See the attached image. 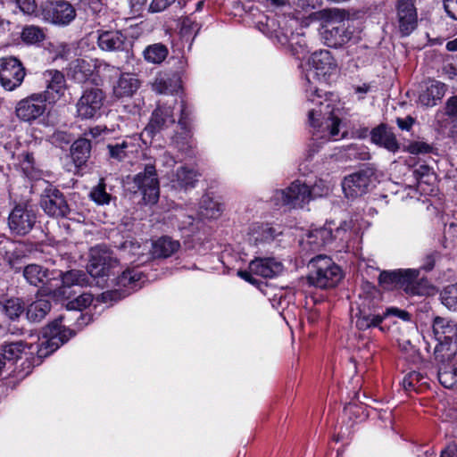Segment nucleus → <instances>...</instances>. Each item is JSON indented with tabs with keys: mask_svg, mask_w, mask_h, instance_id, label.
<instances>
[{
	"mask_svg": "<svg viewBox=\"0 0 457 457\" xmlns=\"http://www.w3.org/2000/svg\"><path fill=\"white\" fill-rule=\"evenodd\" d=\"M306 92L308 101L318 106V109L312 107L308 111L309 123L316 129L313 136L326 140L336 139L339 134L340 119L334 114L330 104L321 100L322 96L316 87L306 89Z\"/></svg>",
	"mask_w": 457,
	"mask_h": 457,
	"instance_id": "obj_1",
	"label": "nucleus"
},
{
	"mask_svg": "<svg viewBox=\"0 0 457 457\" xmlns=\"http://www.w3.org/2000/svg\"><path fill=\"white\" fill-rule=\"evenodd\" d=\"M356 306L357 312L353 316V320L359 330L378 327L386 318L391 315L403 320H410V314L407 312L394 307L384 310L378 301L368 295L360 296Z\"/></svg>",
	"mask_w": 457,
	"mask_h": 457,
	"instance_id": "obj_2",
	"label": "nucleus"
},
{
	"mask_svg": "<svg viewBox=\"0 0 457 457\" xmlns=\"http://www.w3.org/2000/svg\"><path fill=\"white\" fill-rule=\"evenodd\" d=\"M308 267L310 269L307 277L309 283L320 288L334 287L343 278L340 267L327 255L312 258Z\"/></svg>",
	"mask_w": 457,
	"mask_h": 457,
	"instance_id": "obj_3",
	"label": "nucleus"
},
{
	"mask_svg": "<svg viewBox=\"0 0 457 457\" xmlns=\"http://www.w3.org/2000/svg\"><path fill=\"white\" fill-rule=\"evenodd\" d=\"M433 333L437 345L435 347L436 361H447L457 353V323L436 317L433 322Z\"/></svg>",
	"mask_w": 457,
	"mask_h": 457,
	"instance_id": "obj_4",
	"label": "nucleus"
},
{
	"mask_svg": "<svg viewBox=\"0 0 457 457\" xmlns=\"http://www.w3.org/2000/svg\"><path fill=\"white\" fill-rule=\"evenodd\" d=\"M62 320L61 316L44 328L43 336L37 345L39 357L48 356L72 337V331L62 325Z\"/></svg>",
	"mask_w": 457,
	"mask_h": 457,
	"instance_id": "obj_5",
	"label": "nucleus"
},
{
	"mask_svg": "<svg viewBox=\"0 0 457 457\" xmlns=\"http://www.w3.org/2000/svg\"><path fill=\"white\" fill-rule=\"evenodd\" d=\"M314 187L310 190L309 187L304 183L296 180L288 187L283 190H277L273 195V201L276 205L288 206L290 208H302L311 199H314L323 195V192L317 193Z\"/></svg>",
	"mask_w": 457,
	"mask_h": 457,
	"instance_id": "obj_6",
	"label": "nucleus"
},
{
	"mask_svg": "<svg viewBox=\"0 0 457 457\" xmlns=\"http://www.w3.org/2000/svg\"><path fill=\"white\" fill-rule=\"evenodd\" d=\"M334 222H327L323 227L311 230L306 239L303 240V246H308L309 250L316 251L320 247L330 244L337 237H343V235L351 228L350 222L344 221L339 226L333 228Z\"/></svg>",
	"mask_w": 457,
	"mask_h": 457,
	"instance_id": "obj_7",
	"label": "nucleus"
},
{
	"mask_svg": "<svg viewBox=\"0 0 457 457\" xmlns=\"http://www.w3.org/2000/svg\"><path fill=\"white\" fill-rule=\"evenodd\" d=\"M41 80L45 90L39 94L48 104H54L64 97L68 86L62 71L55 69L46 70L41 74Z\"/></svg>",
	"mask_w": 457,
	"mask_h": 457,
	"instance_id": "obj_8",
	"label": "nucleus"
},
{
	"mask_svg": "<svg viewBox=\"0 0 457 457\" xmlns=\"http://www.w3.org/2000/svg\"><path fill=\"white\" fill-rule=\"evenodd\" d=\"M177 101L171 103H158L153 111L150 120L141 133V137L153 138L157 133L175 123L173 115L174 106Z\"/></svg>",
	"mask_w": 457,
	"mask_h": 457,
	"instance_id": "obj_9",
	"label": "nucleus"
},
{
	"mask_svg": "<svg viewBox=\"0 0 457 457\" xmlns=\"http://www.w3.org/2000/svg\"><path fill=\"white\" fill-rule=\"evenodd\" d=\"M40 206L50 217L64 218L71 212L66 197L58 188L49 186L42 193Z\"/></svg>",
	"mask_w": 457,
	"mask_h": 457,
	"instance_id": "obj_10",
	"label": "nucleus"
},
{
	"mask_svg": "<svg viewBox=\"0 0 457 457\" xmlns=\"http://www.w3.org/2000/svg\"><path fill=\"white\" fill-rule=\"evenodd\" d=\"M104 99V93L101 89H86L76 104L78 117L89 120L99 116Z\"/></svg>",
	"mask_w": 457,
	"mask_h": 457,
	"instance_id": "obj_11",
	"label": "nucleus"
},
{
	"mask_svg": "<svg viewBox=\"0 0 457 457\" xmlns=\"http://www.w3.org/2000/svg\"><path fill=\"white\" fill-rule=\"evenodd\" d=\"M134 183L143 194L145 204H154L159 199V180L155 166L146 164L144 171L139 172L134 178Z\"/></svg>",
	"mask_w": 457,
	"mask_h": 457,
	"instance_id": "obj_12",
	"label": "nucleus"
},
{
	"mask_svg": "<svg viewBox=\"0 0 457 457\" xmlns=\"http://www.w3.org/2000/svg\"><path fill=\"white\" fill-rule=\"evenodd\" d=\"M42 15L47 21L66 26L76 18V10L68 1H50L42 5Z\"/></svg>",
	"mask_w": 457,
	"mask_h": 457,
	"instance_id": "obj_13",
	"label": "nucleus"
},
{
	"mask_svg": "<svg viewBox=\"0 0 457 457\" xmlns=\"http://www.w3.org/2000/svg\"><path fill=\"white\" fill-rule=\"evenodd\" d=\"M25 75V69L18 59L9 57L0 60V83L4 89L12 91L20 87Z\"/></svg>",
	"mask_w": 457,
	"mask_h": 457,
	"instance_id": "obj_14",
	"label": "nucleus"
},
{
	"mask_svg": "<svg viewBox=\"0 0 457 457\" xmlns=\"http://www.w3.org/2000/svg\"><path fill=\"white\" fill-rule=\"evenodd\" d=\"M310 71L306 74V80L311 83L312 78L318 80H326L327 76L337 70V63L328 50L313 53L309 59Z\"/></svg>",
	"mask_w": 457,
	"mask_h": 457,
	"instance_id": "obj_15",
	"label": "nucleus"
},
{
	"mask_svg": "<svg viewBox=\"0 0 457 457\" xmlns=\"http://www.w3.org/2000/svg\"><path fill=\"white\" fill-rule=\"evenodd\" d=\"M119 265L118 259L106 248H98L92 252L87 271L94 279L109 275L112 269Z\"/></svg>",
	"mask_w": 457,
	"mask_h": 457,
	"instance_id": "obj_16",
	"label": "nucleus"
},
{
	"mask_svg": "<svg viewBox=\"0 0 457 457\" xmlns=\"http://www.w3.org/2000/svg\"><path fill=\"white\" fill-rule=\"evenodd\" d=\"M37 220L35 211L29 205H16L8 218L10 229L17 235H26L34 227Z\"/></svg>",
	"mask_w": 457,
	"mask_h": 457,
	"instance_id": "obj_17",
	"label": "nucleus"
},
{
	"mask_svg": "<svg viewBox=\"0 0 457 457\" xmlns=\"http://www.w3.org/2000/svg\"><path fill=\"white\" fill-rule=\"evenodd\" d=\"M46 103L39 93L32 94L18 102L15 107L16 115L21 120L33 121L45 113Z\"/></svg>",
	"mask_w": 457,
	"mask_h": 457,
	"instance_id": "obj_18",
	"label": "nucleus"
},
{
	"mask_svg": "<svg viewBox=\"0 0 457 457\" xmlns=\"http://www.w3.org/2000/svg\"><path fill=\"white\" fill-rule=\"evenodd\" d=\"M399 272L401 278L398 288L411 295H424L429 293V282L426 278H419V270L399 269Z\"/></svg>",
	"mask_w": 457,
	"mask_h": 457,
	"instance_id": "obj_19",
	"label": "nucleus"
},
{
	"mask_svg": "<svg viewBox=\"0 0 457 457\" xmlns=\"http://www.w3.org/2000/svg\"><path fill=\"white\" fill-rule=\"evenodd\" d=\"M62 286L54 289L49 290L48 294L54 297L59 298H70V293L68 290L73 286L84 287L89 285L88 275L79 270H72L61 274Z\"/></svg>",
	"mask_w": 457,
	"mask_h": 457,
	"instance_id": "obj_20",
	"label": "nucleus"
},
{
	"mask_svg": "<svg viewBox=\"0 0 457 457\" xmlns=\"http://www.w3.org/2000/svg\"><path fill=\"white\" fill-rule=\"evenodd\" d=\"M370 183L368 172L361 170L345 177L342 182V188L346 197L354 198L363 195Z\"/></svg>",
	"mask_w": 457,
	"mask_h": 457,
	"instance_id": "obj_21",
	"label": "nucleus"
},
{
	"mask_svg": "<svg viewBox=\"0 0 457 457\" xmlns=\"http://www.w3.org/2000/svg\"><path fill=\"white\" fill-rule=\"evenodd\" d=\"M399 28L403 35H409L417 25V12L412 0H397Z\"/></svg>",
	"mask_w": 457,
	"mask_h": 457,
	"instance_id": "obj_22",
	"label": "nucleus"
},
{
	"mask_svg": "<svg viewBox=\"0 0 457 457\" xmlns=\"http://www.w3.org/2000/svg\"><path fill=\"white\" fill-rule=\"evenodd\" d=\"M98 46L104 51H124L129 42L120 30H98Z\"/></svg>",
	"mask_w": 457,
	"mask_h": 457,
	"instance_id": "obj_23",
	"label": "nucleus"
},
{
	"mask_svg": "<svg viewBox=\"0 0 457 457\" xmlns=\"http://www.w3.org/2000/svg\"><path fill=\"white\" fill-rule=\"evenodd\" d=\"M137 136L126 137L121 141L110 143L106 145L107 154L110 159L116 162H122L129 154H132L137 150Z\"/></svg>",
	"mask_w": 457,
	"mask_h": 457,
	"instance_id": "obj_24",
	"label": "nucleus"
},
{
	"mask_svg": "<svg viewBox=\"0 0 457 457\" xmlns=\"http://www.w3.org/2000/svg\"><path fill=\"white\" fill-rule=\"evenodd\" d=\"M372 143L386 148L389 152L395 153L400 148L395 135L386 124H380L370 132Z\"/></svg>",
	"mask_w": 457,
	"mask_h": 457,
	"instance_id": "obj_25",
	"label": "nucleus"
},
{
	"mask_svg": "<svg viewBox=\"0 0 457 457\" xmlns=\"http://www.w3.org/2000/svg\"><path fill=\"white\" fill-rule=\"evenodd\" d=\"M249 270L262 278H273L283 270V265L274 258H255L249 263Z\"/></svg>",
	"mask_w": 457,
	"mask_h": 457,
	"instance_id": "obj_26",
	"label": "nucleus"
},
{
	"mask_svg": "<svg viewBox=\"0 0 457 457\" xmlns=\"http://www.w3.org/2000/svg\"><path fill=\"white\" fill-rule=\"evenodd\" d=\"M141 82L134 73H122L114 83L112 92L115 97L132 96L140 87Z\"/></svg>",
	"mask_w": 457,
	"mask_h": 457,
	"instance_id": "obj_27",
	"label": "nucleus"
},
{
	"mask_svg": "<svg viewBox=\"0 0 457 457\" xmlns=\"http://www.w3.org/2000/svg\"><path fill=\"white\" fill-rule=\"evenodd\" d=\"M199 173L194 169L181 166L176 170L170 179V185L176 190H184L193 188L198 180Z\"/></svg>",
	"mask_w": 457,
	"mask_h": 457,
	"instance_id": "obj_28",
	"label": "nucleus"
},
{
	"mask_svg": "<svg viewBox=\"0 0 457 457\" xmlns=\"http://www.w3.org/2000/svg\"><path fill=\"white\" fill-rule=\"evenodd\" d=\"M451 358L447 361H437L438 380L446 388H452L457 384V359Z\"/></svg>",
	"mask_w": 457,
	"mask_h": 457,
	"instance_id": "obj_29",
	"label": "nucleus"
},
{
	"mask_svg": "<svg viewBox=\"0 0 457 457\" xmlns=\"http://www.w3.org/2000/svg\"><path fill=\"white\" fill-rule=\"evenodd\" d=\"M445 92V86L439 81H430L419 96L420 103L427 107L434 106L436 101L440 100Z\"/></svg>",
	"mask_w": 457,
	"mask_h": 457,
	"instance_id": "obj_30",
	"label": "nucleus"
},
{
	"mask_svg": "<svg viewBox=\"0 0 457 457\" xmlns=\"http://www.w3.org/2000/svg\"><path fill=\"white\" fill-rule=\"evenodd\" d=\"M179 80L166 73L158 74L152 83V89L160 95H171L179 89Z\"/></svg>",
	"mask_w": 457,
	"mask_h": 457,
	"instance_id": "obj_31",
	"label": "nucleus"
},
{
	"mask_svg": "<svg viewBox=\"0 0 457 457\" xmlns=\"http://www.w3.org/2000/svg\"><path fill=\"white\" fill-rule=\"evenodd\" d=\"M91 142L89 138L80 137L71 147V154L77 167L85 164L90 156Z\"/></svg>",
	"mask_w": 457,
	"mask_h": 457,
	"instance_id": "obj_32",
	"label": "nucleus"
},
{
	"mask_svg": "<svg viewBox=\"0 0 457 457\" xmlns=\"http://www.w3.org/2000/svg\"><path fill=\"white\" fill-rule=\"evenodd\" d=\"M180 246L177 240L162 237L152 244L153 255L158 258H167L176 253Z\"/></svg>",
	"mask_w": 457,
	"mask_h": 457,
	"instance_id": "obj_33",
	"label": "nucleus"
},
{
	"mask_svg": "<svg viewBox=\"0 0 457 457\" xmlns=\"http://www.w3.org/2000/svg\"><path fill=\"white\" fill-rule=\"evenodd\" d=\"M51 309V303L46 299H37L31 303L26 312L27 318L32 322L41 321Z\"/></svg>",
	"mask_w": 457,
	"mask_h": 457,
	"instance_id": "obj_34",
	"label": "nucleus"
},
{
	"mask_svg": "<svg viewBox=\"0 0 457 457\" xmlns=\"http://www.w3.org/2000/svg\"><path fill=\"white\" fill-rule=\"evenodd\" d=\"M48 276V270L37 264L27 265L23 270V277L32 286L39 287L44 284Z\"/></svg>",
	"mask_w": 457,
	"mask_h": 457,
	"instance_id": "obj_35",
	"label": "nucleus"
},
{
	"mask_svg": "<svg viewBox=\"0 0 457 457\" xmlns=\"http://www.w3.org/2000/svg\"><path fill=\"white\" fill-rule=\"evenodd\" d=\"M168 54L167 46L161 43L150 45L143 52L145 60L154 64L162 63L168 56Z\"/></svg>",
	"mask_w": 457,
	"mask_h": 457,
	"instance_id": "obj_36",
	"label": "nucleus"
},
{
	"mask_svg": "<svg viewBox=\"0 0 457 457\" xmlns=\"http://www.w3.org/2000/svg\"><path fill=\"white\" fill-rule=\"evenodd\" d=\"M278 232L269 224L256 225L252 228L250 236V241H253L254 245L259 243L271 241L275 238Z\"/></svg>",
	"mask_w": 457,
	"mask_h": 457,
	"instance_id": "obj_37",
	"label": "nucleus"
},
{
	"mask_svg": "<svg viewBox=\"0 0 457 457\" xmlns=\"http://www.w3.org/2000/svg\"><path fill=\"white\" fill-rule=\"evenodd\" d=\"M320 17L323 20L325 29L346 23V13L340 9H325L320 12Z\"/></svg>",
	"mask_w": 457,
	"mask_h": 457,
	"instance_id": "obj_38",
	"label": "nucleus"
},
{
	"mask_svg": "<svg viewBox=\"0 0 457 457\" xmlns=\"http://www.w3.org/2000/svg\"><path fill=\"white\" fill-rule=\"evenodd\" d=\"M142 278V272L135 269H128L118 277L117 284L123 287L134 289Z\"/></svg>",
	"mask_w": 457,
	"mask_h": 457,
	"instance_id": "obj_39",
	"label": "nucleus"
},
{
	"mask_svg": "<svg viewBox=\"0 0 457 457\" xmlns=\"http://www.w3.org/2000/svg\"><path fill=\"white\" fill-rule=\"evenodd\" d=\"M440 298L447 309L457 312V283L444 287L440 293Z\"/></svg>",
	"mask_w": 457,
	"mask_h": 457,
	"instance_id": "obj_40",
	"label": "nucleus"
},
{
	"mask_svg": "<svg viewBox=\"0 0 457 457\" xmlns=\"http://www.w3.org/2000/svg\"><path fill=\"white\" fill-rule=\"evenodd\" d=\"M401 278L399 270H384L379 274L378 283L386 290L399 287V279Z\"/></svg>",
	"mask_w": 457,
	"mask_h": 457,
	"instance_id": "obj_41",
	"label": "nucleus"
},
{
	"mask_svg": "<svg viewBox=\"0 0 457 457\" xmlns=\"http://www.w3.org/2000/svg\"><path fill=\"white\" fill-rule=\"evenodd\" d=\"M21 37L22 41L29 45L37 44L45 39V33L42 29L37 26H26L22 31Z\"/></svg>",
	"mask_w": 457,
	"mask_h": 457,
	"instance_id": "obj_42",
	"label": "nucleus"
},
{
	"mask_svg": "<svg viewBox=\"0 0 457 457\" xmlns=\"http://www.w3.org/2000/svg\"><path fill=\"white\" fill-rule=\"evenodd\" d=\"M145 245H142L136 239L129 238L126 239L120 246L119 250L122 253V256L131 255V256H138V259L141 256H144V250H145Z\"/></svg>",
	"mask_w": 457,
	"mask_h": 457,
	"instance_id": "obj_43",
	"label": "nucleus"
},
{
	"mask_svg": "<svg viewBox=\"0 0 457 457\" xmlns=\"http://www.w3.org/2000/svg\"><path fill=\"white\" fill-rule=\"evenodd\" d=\"M2 309L11 320H15L24 312V305L20 298H10L4 303Z\"/></svg>",
	"mask_w": 457,
	"mask_h": 457,
	"instance_id": "obj_44",
	"label": "nucleus"
},
{
	"mask_svg": "<svg viewBox=\"0 0 457 457\" xmlns=\"http://www.w3.org/2000/svg\"><path fill=\"white\" fill-rule=\"evenodd\" d=\"M222 212V206L209 197H204L201 203V213L209 219L218 218Z\"/></svg>",
	"mask_w": 457,
	"mask_h": 457,
	"instance_id": "obj_45",
	"label": "nucleus"
},
{
	"mask_svg": "<svg viewBox=\"0 0 457 457\" xmlns=\"http://www.w3.org/2000/svg\"><path fill=\"white\" fill-rule=\"evenodd\" d=\"M23 351V343L21 341L7 343L3 345V353L0 354L3 361L18 359Z\"/></svg>",
	"mask_w": 457,
	"mask_h": 457,
	"instance_id": "obj_46",
	"label": "nucleus"
},
{
	"mask_svg": "<svg viewBox=\"0 0 457 457\" xmlns=\"http://www.w3.org/2000/svg\"><path fill=\"white\" fill-rule=\"evenodd\" d=\"M89 196L97 204H109L111 195L105 190V184L100 182L97 186L92 188Z\"/></svg>",
	"mask_w": 457,
	"mask_h": 457,
	"instance_id": "obj_47",
	"label": "nucleus"
},
{
	"mask_svg": "<svg viewBox=\"0 0 457 457\" xmlns=\"http://www.w3.org/2000/svg\"><path fill=\"white\" fill-rule=\"evenodd\" d=\"M93 302V295L89 293H83L67 303L68 310H82L87 308Z\"/></svg>",
	"mask_w": 457,
	"mask_h": 457,
	"instance_id": "obj_48",
	"label": "nucleus"
},
{
	"mask_svg": "<svg viewBox=\"0 0 457 457\" xmlns=\"http://www.w3.org/2000/svg\"><path fill=\"white\" fill-rule=\"evenodd\" d=\"M325 34H329L331 37H334V45L342 44L348 38L346 35V23L327 29H325Z\"/></svg>",
	"mask_w": 457,
	"mask_h": 457,
	"instance_id": "obj_49",
	"label": "nucleus"
},
{
	"mask_svg": "<svg viewBox=\"0 0 457 457\" xmlns=\"http://www.w3.org/2000/svg\"><path fill=\"white\" fill-rule=\"evenodd\" d=\"M441 259V253L436 250L428 252L422 260L421 270L430 271L435 268L436 262Z\"/></svg>",
	"mask_w": 457,
	"mask_h": 457,
	"instance_id": "obj_50",
	"label": "nucleus"
},
{
	"mask_svg": "<svg viewBox=\"0 0 457 457\" xmlns=\"http://www.w3.org/2000/svg\"><path fill=\"white\" fill-rule=\"evenodd\" d=\"M16 5L27 15H38V8L35 0H18Z\"/></svg>",
	"mask_w": 457,
	"mask_h": 457,
	"instance_id": "obj_51",
	"label": "nucleus"
},
{
	"mask_svg": "<svg viewBox=\"0 0 457 457\" xmlns=\"http://www.w3.org/2000/svg\"><path fill=\"white\" fill-rule=\"evenodd\" d=\"M20 165L25 173H29L34 169L35 158L32 153L23 152L18 156Z\"/></svg>",
	"mask_w": 457,
	"mask_h": 457,
	"instance_id": "obj_52",
	"label": "nucleus"
},
{
	"mask_svg": "<svg viewBox=\"0 0 457 457\" xmlns=\"http://www.w3.org/2000/svg\"><path fill=\"white\" fill-rule=\"evenodd\" d=\"M407 151L412 154H427L432 151V146L425 142L416 141L408 145Z\"/></svg>",
	"mask_w": 457,
	"mask_h": 457,
	"instance_id": "obj_53",
	"label": "nucleus"
},
{
	"mask_svg": "<svg viewBox=\"0 0 457 457\" xmlns=\"http://www.w3.org/2000/svg\"><path fill=\"white\" fill-rule=\"evenodd\" d=\"M445 114L450 118H457V96H451L445 103Z\"/></svg>",
	"mask_w": 457,
	"mask_h": 457,
	"instance_id": "obj_54",
	"label": "nucleus"
},
{
	"mask_svg": "<svg viewBox=\"0 0 457 457\" xmlns=\"http://www.w3.org/2000/svg\"><path fill=\"white\" fill-rule=\"evenodd\" d=\"M175 0H153L149 10L152 12H159L164 11L168 6H170Z\"/></svg>",
	"mask_w": 457,
	"mask_h": 457,
	"instance_id": "obj_55",
	"label": "nucleus"
},
{
	"mask_svg": "<svg viewBox=\"0 0 457 457\" xmlns=\"http://www.w3.org/2000/svg\"><path fill=\"white\" fill-rule=\"evenodd\" d=\"M444 8L450 18L457 21V0H444Z\"/></svg>",
	"mask_w": 457,
	"mask_h": 457,
	"instance_id": "obj_56",
	"label": "nucleus"
},
{
	"mask_svg": "<svg viewBox=\"0 0 457 457\" xmlns=\"http://www.w3.org/2000/svg\"><path fill=\"white\" fill-rule=\"evenodd\" d=\"M189 116V112L187 110L186 104L184 102L181 103V110H180V118L179 120V125L184 130L188 129V121L187 118Z\"/></svg>",
	"mask_w": 457,
	"mask_h": 457,
	"instance_id": "obj_57",
	"label": "nucleus"
},
{
	"mask_svg": "<svg viewBox=\"0 0 457 457\" xmlns=\"http://www.w3.org/2000/svg\"><path fill=\"white\" fill-rule=\"evenodd\" d=\"M396 123L402 130L409 131L414 123V119L411 118V116H407L404 119L397 118Z\"/></svg>",
	"mask_w": 457,
	"mask_h": 457,
	"instance_id": "obj_58",
	"label": "nucleus"
},
{
	"mask_svg": "<svg viewBox=\"0 0 457 457\" xmlns=\"http://www.w3.org/2000/svg\"><path fill=\"white\" fill-rule=\"evenodd\" d=\"M441 457H457V445L454 444L449 445L441 452Z\"/></svg>",
	"mask_w": 457,
	"mask_h": 457,
	"instance_id": "obj_59",
	"label": "nucleus"
},
{
	"mask_svg": "<svg viewBox=\"0 0 457 457\" xmlns=\"http://www.w3.org/2000/svg\"><path fill=\"white\" fill-rule=\"evenodd\" d=\"M238 276L245 279V281L251 283V284H256L257 280L253 278V272H251V270H239L237 272Z\"/></svg>",
	"mask_w": 457,
	"mask_h": 457,
	"instance_id": "obj_60",
	"label": "nucleus"
},
{
	"mask_svg": "<svg viewBox=\"0 0 457 457\" xmlns=\"http://www.w3.org/2000/svg\"><path fill=\"white\" fill-rule=\"evenodd\" d=\"M103 131H104L103 129H101L99 126H96V127L90 128L88 130L85 131L84 136L87 138H88V137L96 138V137H99Z\"/></svg>",
	"mask_w": 457,
	"mask_h": 457,
	"instance_id": "obj_61",
	"label": "nucleus"
},
{
	"mask_svg": "<svg viewBox=\"0 0 457 457\" xmlns=\"http://www.w3.org/2000/svg\"><path fill=\"white\" fill-rule=\"evenodd\" d=\"M403 386L406 391L416 388L414 382L409 378V373L403 379Z\"/></svg>",
	"mask_w": 457,
	"mask_h": 457,
	"instance_id": "obj_62",
	"label": "nucleus"
},
{
	"mask_svg": "<svg viewBox=\"0 0 457 457\" xmlns=\"http://www.w3.org/2000/svg\"><path fill=\"white\" fill-rule=\"evenodd\" d=\"M118 293L116 291H107L101 295L103 302L106 303L108 300L112 301L116 298Z\"/></svg>",
	"mask_w": 457,
	"mask_h": 457,
	"instance_id": "obj_63",
	"label": "nucleus"
},
{
	"mask_svg": "<svg viewBox=\"0 0 457 457\" xmlns=\"http://www.w3.org/2000/svg\"><path fill=\"white\" fill-rule=\"evenodd\" d=\"M409 378L414 382L415 386L423 379V375L417 371L409 373Z\"/></svg>",
	"mask_w": 457,
	"mask_h": 457,
	"instance_id": "obj_64",
	"label": "nucleus"
}]
</instances>
